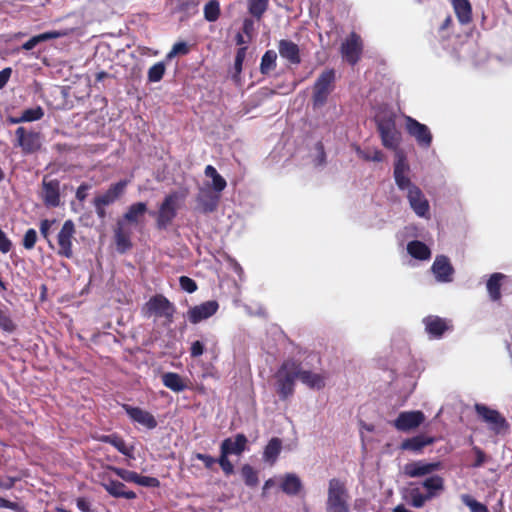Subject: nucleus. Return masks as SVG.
<instances>
[{
  "label": "nucleus",
  "instance_id": "nucleus-1",
  "mask_svg": "<svg viewBox=\"0 0 512 512\" xmlns=\"http://www.w3.org/2000/svg\"><path fill=\"white\" fill-rule=\"evenodd\" d=\"M146 212L147 204L144 202H136L131 204L122 219L117 221L114 229V239L119 252L125 253L132 248V230L128 225H139Z\"/></svg>",
  "mask_w": 512,
  "mask_h": 512
},
{
  "label": "nucleus",
  "instance_id": "nucleus-2",
  "mask_svg": "<svg viewBox=\"0 0 512 512\" xmlns=\"http://www.w3.org/2000/svg\"><path fill=\"white\" fill-rule=\"evenodd\" d=\"M275 387L279 398L283 401L293 396L295 392V381L298 379L297 361L294 359L285 360L275 375Z\"/></svg>",
  "mask_w": 512,
  "mask_h": 512
},
{
  "label": "nucleus",
  "instance_id": "nucleus-3",
  "mask_svg": "<svg viewBox=\"0 0 512 512\" xmlns=\"http://www.w3.org/2000/svg\"><path fill=\"white\" fill-rule=\"evenodd\" d=\"M346 481L332 478L328 482L326 512H349Z\"/></svg>",
  "mask_w": 512,
  "mask_h": 512
},
{
  "label": "nucleus",
  "instance_id": "nucleus-4",
  "mask_svg": "<svg viewBox=\"0 0 512 512\" xmlns=\"http://www.w3.org/2000/svg\"><path fill=\"white\" fill-rule=\"evenodd\" d=\"M176 312L175 305L163 294H155L143 305L142 314L146 318H164L171 324Z\"/></svg>",
  "mask_w": 512,
  "mask_h": 512
},
{
  "label": "nucleus",
  "instance_id": "nucleus-5",
  "mask_svg": "<svg viewBox=\"0 0 512 512\" xmlns=\"http://www.w3.org/2000/svg\"><path fill=\"white\" fill-rule=\"evenodd\" d=\"M474 409L478 419L485 423L494 435H504L509 431L510 424L498 410L481 403H476Z\"/></svg>",
  "mask_w": 512,
  "mask_h": 512
},
{
  "label": "nucleus",
  "instance_id": "nucleus-6",
  "mask_svg": "<svg viewBox=\"0 0 512 512\" xmlns=\"http://www.w3.org/2000/svg\"><path fill=\"white\" fill-rule=\"evenodd\" d=\"M336 72L334 69H325L320 73L313 85L312 101L314 107H322L335 88Z\"/></svg>",
  "mask_w": 512,
  "mask_h": 512
},
{
  "label": "nucleus",
  "instance_id": "nucleus-7",
  "mask_svg": "<svg viewBox=\"0 0 512 512\" xmlns=\"http://www.w3.org/2000/svg\"><path fill=\"white\" fill-rule=\"evenodd\" d=\"M76 233L75 224L72 220H66L57 234V254L70 259L73 257V240Z\"/></svg>",
  "mask_w": 512,
  "mask_h": 512
},
{
  "label": "nucleus",
  "instance_id": "nucleus-8",
  "mask_svg": "<svg viewBox=\"0 0 512 512\" xmlns=\"http://www.w3.org/2000/svg\"><path fill=\"white\" fill-rule=\"evenodd\" d=\"M177 201V193H171L164 198L156 217L158 229H166L175 219L177 216Z\"/></svg>",
  "mask_w": 512,
  "mask_h": 512
},
{
  "label": "nucleus",
  "instance_id": "nucleus-9",
  "mask_svg": "<svg viewBox=\"0 0 512 512\" xmlns=\"http://www.w3.org/2000/svg\"><path fill=\"white\" fill-rule=\"evenodd\" d=\"M342 57L352 66L358 63L363 52V42L356 32H351L341 45Z\"/></svg>",
  "mask_w": 512,
  "mask_h": 512
},
{
  "label": "nucleus",
  "instance_id": "nucleus-10",
  "mask_svg": "<svg viewBox=\"0 0 512 512\" xmlns=\"http://www.w3.org/2000/svg\"><path fill=\"white\" fill-rule=\"evenodd\" d=\"M219 309V304L216 300H209L199 305L190 307L187 311L186 317L191 324H198L212 317Z\"/></svg>",
  "mask_w": 512,
  "mask_h": 512
},
{
  "label": "nucleus",
  "instance_id": "nucleus-11",
  "mask_svg": "<svg viewBox=\"0 0 512 512\" xmlns=\"http://www.w3.org/2000/svg\"><path fill=\"white\" fill-rule=\"evenodd\" d=\"M41 199L43 204L49 208H55L60 205V182L57 179L48 180L44 176L42 180Z\"/></svg>",
  "mask_w": 512,
  "mask_h": 512
},
{
  "label": "nucleus",
  "instance_id": "nucleus-12",
  "mask_svg": "<svg viewBox=\"0 0 512 512\" xmlns=\"http://www.w3.org/2000/svg\"><path fill=\"white\" fill-rule=\"evenodd\" d=\"M424 420L425 415L422 411H404L399 413L393 425L397 430L407 432L419 427Z\"/></svg>",
  "mask_w": 512,
  "mask_h": 512
},
{
  "label": "nucleus",
  "instance_id": "nucleus-13",
  "mask_svg": "<svg viewBox=\"0 0 512 512\" xmlns=\"http://www.w3.org/2000/svg\"><path fill=\"white\" fill-rule=\"evenodd\" d=\"M442 468V463L426 462L424 460L413 461L405 464L403 472L407 477L417 478L430 475Z\"/></svg>",
  "mask_w": 512,
  "mask_h": 512
},
{
  "label": "nucleus",
  "instance_id": "nucleus-14",
  "mask_svg": "<svg viewBox=\"0 0 512 512\" xmlns=\"http://www.w3.org/2000/svg\"><path fill=\"white\" fill-rule=\"evenodd\" d=\"M410 168L406 160V156L402 151L396 152V161L394 164V179L400 190H408L414 185L408 177Z\"/></svg>",
  "mask_w": 512,
  "mask_h": 512
},
{
  "label": "nucleus",
  "instance_id": "nucleus-15",
  "mask_svg": "<svg viewBox=\"0 0 512 512\" xmlns=\"http://www.w3.org/2000/svg\"><path fill=\"white\" fill-rule=\"evenodd\" d=\"M122 408L134 423H137L149 430L157 427V420L149 411L129 404H122Z\"/></svg>",
  "mask_w": 512,
  "mask_h": 512
},
{
  "label": "nucleus",
  "instance_id": "nucleus-16",
  "mask_svg": "<svg viewBox=\"0 0 512 512\" xmlns=\"http://www.w3.org/2000/svg\"><path fill=\"white\" fill-rule=\"evenodd\" d=\"M17 142L24 154H31L41 147V136L34 130H16Z\"/></svg>",
  "mask_w": 512,
  "mask_h": 512
},
{
  "label": "nucleus",
  "instance_id": "nucleus-17",
  "mask_svg": "<svg viewBox=\"0 0 512 512\" xmlns=\"http://www.w3.org/2000/svg\"><path fill=\"white\" fill-rule=\"evenodd\" d=\"M431 270L438 282L448 283L453 280L454 268L445 255L436 256Z\"/></svg>",
  "mask_w": 512,
  "mask_h": 512
},
{
  "label": "nucleus",
  "instance_id": "nucleus-18",
  "mask_svg": "<svg viewBox=\"0 0 512 512\" xmlns=\"http://www.w3.org/2000/svg\"><path fill=\"white\" fill-rule=\"evenodd\" d=\"M407 198L411 208L418 216L425 217L429 213V202L418 186L411 185L407 190Z\"/></svg>",
  "mask_w": 512,
  "mask_h": 512
},
{
  "label": "nucleus",
  "instance_id": "nucleus-19",
  "mask_svg": "<svg viewBox=\"0 0 512 512\" xmlns=\"http://www.w3.org/2000/svg\"><path fill=\"white\" fill-rule=\"evenodd\" d=\"M425 330L431 338L439 339L446 331L452 328L450 321L436 315H429L423 319Z\"/></svg>",
  "mask_w": 512,
  "mask_h": 512
},
{
  "label": "nucleus",
  "instance_id": "nucleus-20",
  "mask_svg": "<svg viewBox=\"0 0 512 512\" xmlns=\"http://www.w3.org/2000/svg\"><path fill=\"white\" fill-rule=\"evenodd\" d=\"M220 201V194L209 189H201L196 197L197 208L203 214H210L217 210Z\"/></svg>",
  "mask_w": 512,
  "mask_h": 512
},
{
  "label": "nucleus",
  "instance_id": "nucleus-21",
  "mask_svg": "<svg viewBox=\"0 0 512 512\" xmlns=\"http://www.w3.org/2000/svg\"><path fill=\"white\" fill-rule=\"evenodd\" d=\"M298 379L310 389L321 390L326 385V376L321 373H314L310 370H303L301 363L297 361Z\"/></svg>",
  "mask_w": 512,
  "mask_h": 512
},
{
  "label": "nucleus",
  "instance_id": "nucleus-22",
  "mask_svg": "<svg viewBox=\"0 0 512 512\" xmlns=\"http://www.w3.org/2000/svg\"><path fill=\"white\" fill-rule=\"evenodd\" d=\"M278 52L291 65H299L302 61L300 48L292 40L281 39L278 42Z\"/></svg>",
  "mask_w": 512,
  "mask_h": 512
},
{
  "label": "nucleus",
  "instance_id": "nucleus-23",
  "mask_svg": "<svg viewBox=\"0 0 512 512\" xmlns=\"http://www.w3.org/2000/svg\"><path fill=\"white\" fill-rule=\"evenodd\" d=\"M128 182L121 180L117 183L110 185V187L101 195L94 198L101 205L109 206L119 199L125 192Z\"/></svg>",
  "mask_w": 512,
  "mask_h": 512
},
{
  "label": "nucleus",
  "instance_id": "nucleus-24",
  "mask_svg": "<svg viewBox=\"0 0 512 512\" xmlns=\"http://www.w3.org/2000/svg\"><path fill=\"white\" fill-rule=\"evenodd\" d=\"M435 442V438L423 434L407 438L400 444V449L404 451H411L414 453H421L426 446Z\"/></svg>",
  "mask_w": 512,
  "mask_h": 512
},
{
  "label": "nucleus",
  "instance_id": "nucleus-25",
  "mask_svg": "<svg viewBox=\"0 0 512 512\" xmlns=\"http://www.w3.org/2000/svg\"><path fill=\"white\" fill-rule=\"evenodd\" d=\"M107 493L115 498L135 499L136 493L132 490H126V485L118 480L108 479L101 484Z\"/></svg>",
  "mask_w": 512,
  "mask_h": 512
},
{
  "label": "nucleus",
  "instance_id": "nucleus-26",
  "mask_svg": "<svg viewBox=\"0 0 512 512\" xmlns=\"http://www.w3.org/2000/svg\"><path fill=\"white\" fill-rule=\"evenodd\" d=\"M247 442V437L240 433L235 436L234 440L232 438L224 439L221 443L220 450H224L229 455H241L246 450Z\"/></svg>",
  "mask_w": 512,
  "mask_h": 512
},
{
  "label": "nucleus",
  "instance_id": "nucleus-27",
  "mask_svg": "<svg viewBox=\"0 0 512 512\" xmlns=\"http://www.w3.org/2000/svg\"><path fill=\"white\" fill-rule=\"evenodd\" d=\"M425 489V494L429 495L430 500L438 497L445 489L444 478L439 475H432L421 482Z\"/></svg>",
  "mask_w": 512,
  "mask_h": 512
},
{
  "label": "nucleus",
  "instance_id": "nucleus-28",
  "mask_svg": "<svg viewBox=\"0 0 512 512\" xmlns=\"http://www.w3.org/2000/svg\"><path fill=\"white\" fill-rule=\"evenodd\" d=\"M374 120L377 128H395L396 126V115L387 106H381L377 109Z\"/></svg>",
  "mask_w": 512,
  "mask_h": 512
},
{
  "label": "nucleus",
  "instance_id": "nucleus-29",
  "mask_svg": "<svg viewBox=\"0 0 512 512\" xmlns=\"http://www.w3.org/2000/svg\"><path fill=\"white\" fill-rule=\"evenodd\" d=\"M458 21L469 24L472 21V6L469 0H451Z\"/></svg>",
  "mask_w": 512,
  "mask_h": 512
},
{
  "label": "nucleus",
  "instance_id": "nucleus-30",
  "mask_svg": "<svg viewBox=\"0 0 512 512\" xmlns=\"http://www.w3.org/2000/svg\"><path fill=\"white\" fill-rule=\"evenodd\" d=\"M44 116V111L40 106L25 109L19 116H9L7 118L10 124H19L23 122H33L40 120Z\"/></svg>",
  "mask_w": 512,
  "mask_h": 512
},
{
  "label": "nucleus",
  "instance_id": "nucleus-31",
  "mask_svg": "<svg viewBox=\"0 0 512 512\" xmlns=\"http://www.w3.org/2000/svg\"><path fill=\"white\" fill-rule=\"evenodd\" d=\"M65 35H66V32H63V31H56V30L47 31V32H44V33H41V34L31 37L29 40H27L26 42H24L22 44L21 48L23 50L29 51V50H32L36 45H38L42 42L52 40V39L61 38Z\"/></svg>",
  "mask_w": 512,
  "mask_h": 512
},
{
  "label": "nucleus",
  "instance_id": "nucleus-32",
  "mask_svg": "<svg viewBox=\"0 0 512 512\" xmlns=\"http://www.w3.org/2000/svg\"><path fill=\"white\" fill-rule=\"evenodd\" d=\"M506 278V275L496 272L493 273L487 281L486 287L489 297L492 301H499L501 299V286L502 281Z\"/></svg>",
  "mask_w": 512,
  "mask_h": 512
},
{
  "label": "nucleus",
  "instance_id": "nucleus-33",
  "mask_svg": "<svg viewBox=\"0 0 512 512\" xmlns=\"http://www.w3.org/2000/svg\"><path fill=\"white\" fill-rule=\"evenodd\" d=\"M282 450V440L278 437H273L269 440L263 451V459L265 462L273 465Z\"/></svg>",
  "mask_w": 512,
  "mask_h": 512
},
{
  "label": "nucleus",
  "instance_id": "nucleus-34",
  "mask_svg": "<svg viewBox=\"0 0 512 512\" xmlns=\"http://www.w3.org/2000/svg\"><path fill=\"white\" fill-rule=\"evenodd\" d=\"M101 442L108 443L115 447L121 454L131 457L133 452V447H128L122 437L117 434L103 435L100 438Z\"/></svg>",
  "mask_w": 512,
  "mask_h": 512
},
{
  "label": "nucleus",
  "instance_id": "nucleus-35",
  "mask_svg": "<svg viewBox=\"0 0 512 512\" xmlns=\"http://www.w3.org/2000/svg\"><path fill=\"white\" fill-rule=\"evenodd\" d=\"M407 251L413 258L418 260H428L431 257L429 247L418 240L410 241L407 245Z\"/></svg>",
  "mask_w": 512,
  "mask_h": 512
},
{
  "label": "nucleus",
  "instance_id": "nucleus-36",
  "mask_svg": "<svg viewBox=\"0 0 512 512\" xmlns=\"http://www.w3.org/2000/svg\"><path fill=\"white\" fill-rule=\"evenodd\" d=\"M162 382L165 387L173 392H181L187 388L183 378L175 372H167L162 375Z\"/></svg>",
  "mask_w": 512,
  "mask_h": 512
},
{
  "label": "nucleus",
  "instance_id": "nucleus-37",
  "mask_svg": "<svg viewBox=\"0 0 512 512\" xmlns=\"http://www.w3.org/2000/svg\"><path fill=\"white\" fill-rule=\"evenodd\" d=\"M302 488V483L300 478L295 474H287L282 483L281 489L284 493L288 495H296Z\"/></svg>",
  "mask_w": 512,
  "mask_h": 512
},
{
  "label": "nucleus",
  "instance_id": "nucleus-38",
  "mask_svg": "<svg viewBox=\"0 0 512 512\" xmlns=\"http://www.w3.org/2000/svg\"><path fill=\"white\" fill-rule=\"evenodd\" d=\"M248 12L256 20H261L268 9L269 0H247Z\"/></svg>",
  "mask_w": 512,
  "mask_h": 512
},
{
  "label": "nucleus",
  "instance_id": "nucleus-39",
  "mask_svg": "<svg viewBox=\"0 0 512 512\" xmlns=\"http://www.w3.org/2000/svg\"><path fill=\"white\" fill-rule=\"evenodd\" d=\"M277 54L274 50H267L261 58L260 72L264 75L269 74L276 68Z\"/></svg>",
  "mask_w": 512,
  "mask_h": 512
},
{
  "label": "nucleus",
  "instance_id": "nucleus-40",
  "mask_svg": "<svg viewBox=\"0 0 512 512\" xmlns=\"http://www.w3.org/2000/svg\"><path fill=\"white\" fill-rule=\"evenodd\" d=\"M383 145L386 148L396 149L400 141L399 130H379Z\"/></svg>",
  "mask_w": 512,
  "mask_h": 512
},
{
  "label": "nucleus",
  "instance_id": "nucleus-41",
  "mask_svg": "<svg viewBox=\"0 0 512 512\" xmlns=\"http://www.w3.org/2000/svg\"><path fill=\"white\" fill-rule=\"evenodd\" d=\"M204 18L208 22H215L221 14L220 3L218 0H209L204 6Z\"/></svg>",
  "mask_w": 512,
  "mask_h": 512
},
{
  "label": "nucleus",
  "instance_id": "nucleus-42",
  "mask_svg": "<svg viewBox=\"0 0 512 512\" xmlns=\"http://www.w3.org/2000/svg\"><path fill=\"white\" fill-rule=\"evenodd\" d=\"M357 155L364 161L381 162L384 159L383 153L378 149L365 148L362 149L359 146L355 147Z\"/></svg>",
  "mask_w": 512,
  "mask_h": 512
},
{
  "label": "nucleus",
  "instance_id": "nucleus-43",
  "mask_svg": "<svg viewBox=\"0 0 512 512\" xmlns=\"http://www.w3.org/2000/svg\"><path fill=\"white\" fill-rule=\"evenodd\" d=\"M241 475L244 483L248 487H255L259 483L257 471L249 464H244L241 468Z\"/></svg>",
  "mask_w": 512,
  "mask_h": 512
},
{
  "label": "nucleus",
  "instance_id": "nucleus-44",
  "mask_svg": "<svg viewBox=\"0 0 512 512\" xmlns=\"http://www.w3.org/2000/svg\"><path fill=\"white\" fill-rule=\"evenodd\" d=\"M0 329L7 333H13L17 329L8 309H0Z\"/></svg>",
  "mask_w": 512,
  "mask_h": 512
},
{
  "label": "nucleus",
  "instance_id": "nucleus-45",
  "mask_svg": "<svg viewBox=\"0 0 512 512\" xmlns=\"http://www.w3.org/2000/svg\"><path fill=\"white\" fill-rule=\"evenodd\" d=\"M410 505L414 508H422L426 502L430 501L429 495L422 493L419 488L410 490Z\"/></svg>",
  "mask_w": 512,
  "mask_h": 512
},
{
  "label": "nucleus",
  "instance_id": "nucleus-46",
  "mask_svg": "<svg viewBox=\"0 0 512 512\" xmlns=\"http://www.w3.org/2000/svg\"><path fill=\"white\" fill-rule=\"evenodd\" d=\"M461 501L470 509V512H489L486 505L477 501L469 494L461 495Z\"/></svg>",
  "mask_w": 512,
  "mask_h": 512
},
{
  "label": "nucleus",
  "instance_id": "nucleus-47",
  "mask_svg": "<svg viewBox=\"0 0 512 512\" xmlns=\"http://www.w3.org/2000/svg\"><path fill=\"white\" fill-rule=\"evenodd\" d=\"M165 64L163 62H157L151 66L148 70L147 77L151 83L159 82L165 74Z\"/></svg>",
  "mask_w": 512,
  "mask_h": 512
},
{
  "label": "nucleus",
  "instance_id": "nucleus-48",
  "mask_svg": "<svg viewBox=\"0 0 512 512\" xmlns=\"http://www.w3.org/2000/svg\"><path fill=\"white\" fill-rule=\"evenodd\" d=\"M229 454L224 450H220V456L216 459V463H218L223 470L224 474L229 476L234 473V465L228 458Z\"/></svg>",
  "mask_w": 512,
  "mask_h": 512
},
{
  "label": "nucleus",
  "instance_id": "nucleus-49",
  "mask_svg": "<svg viewBox=\"0 0 512 512\" xmlns=\"http://www.w3.org/2000/svg\"><path fill=\"white\" fill-rule=\"evenodd\" d=\"M108 469L126 482L135 483V481H136L137 472H135V471H131V470H127L124 468L115 467V466H108Z\"/></svg>",
  "mask_w": 512,
  "mask_h": 512
},
{
  "label": "nucleus",
  "instance_id": "nucleus-50",
  "mask_svg": "<svg viewBox=\"0 0 512 512\" xmlns=\"http://www.w3.org/2000/svg\"><path fill=\"white\" fill-rule=\"evenodd\" d=\"M55 222L56 221L54 219H52V220L43 219L40 221V225H39L41 236L43 237V239H45L47 241L49 247L52 249L54 248V245L50 239V231Z\"/></svg>",
  "mask_w": 512,
  "mask_h": 512
},
{
  "label": "nucleus",
  "instance_id": "nucleus-51",
  "mask_svg": "<svg viewBox=\"0 0 512 512\" xmlns=\"http://www.w3.org/2000/svg\"><path fill=\"white\" fill-rule=\"evenodd\" d=\"M416 138L419 144L427 147L432 141L430 130H408Z\"/></svg>",
  "mask_w": 512,
  "mask_h": 512
},
{
  "label": "nucleus",
  "instance_id": "nucleus-52",
  "mask_svg": "<svg viewBox=\"0 0 512 512\" xmlns=\"http://www.w3.org/2000/svg\"><path fill=\"white\" fill-rule=\"evenodd\" d=\"M38 236L35 229H28L23 237L22 245L26 250H32L35 247Z\"/></svg>",
  "mask_w": 512,
  "mask_h": 512
},
{
  "label": "nucleus",
  "instance_id": "nucleus-53",
  "mask_svg": "<svg viewBox=\"0 0 512 512\" xmlns=\"http://www.w3.org/2000/svg\"><path fill=\"white\" fill-rule=\"evenodd\" d=\"M190 48L186 42L180 41L173 45L171 51L167 54V59H172L176 55H187Z\"/></svg>",
  "mask_w": 512,
  "mask_h": 512
},
{
  "label": "nucleus",
  "instance_id": "nucleus-54",
  "mask_svg": "<svg viewBox=\"0 0 512 512\" xmlns=\"http://www.w3.org/2000/svg\"><path fill=\"white\" fill-rule=\"evenodd\" d=\"M136 484L143 486V487H151V488H158L160 486V481L156 477H150V476H142L137 473L136 476Z\"/></svg>",
  "mask_w": 512,
  "mask_h": 512
},
{
  "label": "nucleus",
  "instance_id": "nucleus-55",
  "mask_svg": "<svg viewBox=\"0 0 512 512\" xmlns=\"http://www.w3.org/2000/svg\"><path fill=\"white\" fill-rule=\"evenodd\" d=\"M315 157H314V164L315 166H322L326 163V153L324 149V145L321 141L317 142L315 144Z\"/></svg>",
  "mask_w": 512,
  "mask_h": 512
},
{
  "label": "nucleus",
  "instance_id": "nucleus-56",
  "mask_svg": "<svg viewBox=\"0 0 512 512\" xmlns=\"http://www.w3.org/2000/svg\"><path fill=\"white\" fill-rule=\"evenodd\" d=\"M179 285L182 290L188 293H194L198 288L197 283L188 276H181L179 278Z\"/></svg>",
  "mask_w": 512,
  "mask_h": 512
},
{
  "label": "nucleus",
  "instance_id": "nucleus-57",
  "mask_svg": "<svg viewBox=\"0 0 512 512\" xmlns=\"http://www.w3.org/2000/svg\"><path fill=\"white\" fill-rule=\"evenodd\" d=\"M246 51L247 47H241L236 52L234 61V70L236 74H240L242 72V65L246 57Z\"/></svg>",
  "mask_w": 512,
  "mask_h": 512
},
{
  "label": "nucleus",
  "instance_id": "nucleus-58",
  "mask_svg": "<svg viewBox=\"0 0 512 512\" xmlns=\"http://www.w3.org/2000/svg\"><path fill=\"white\" fill-rule=\"evenodd\" d=\"M12 248V241L7 237L6 233L0 228V252L8 253Z\"/></svg>",
  "mask_w": 512,
  "mask_h": 512
},
{
  "label": "nucleus",
  "instance_id": "nucleus-59",
  "mask_svg": "<svg viewBox=\"0 0 512 512\" xmlns=\"http://www.w3.org/2000/svg\"><path fill=\"white\" fill-rule=\"evenodd\" d=\"M193 457L197 460L202 461L205 468H207V469H212V467L216 463V459L208 454H203V453L197 452L193 455Z\"/></svg>",
  "mask_w": 512,
  "mask_h": 512
},
{
  "label": "nucleus",
  "instance_id": "nucleus-60",
  "mask_svg": "<svg viewBox=\"0 0 512 512\" xmlns=\"http://www.w3.org/2000/svg\"><path fill=\"white\" fill-rule=\"evenodd\" d=\"M226 185V180L220 174L212 178V186L217 194L222 192L226 188Z\"/></svg>",
  "mask_w": 512,
  "mask_h": 512
},
{
  "label": "nucleus",
  "instance_id": "nucleus-61",
  "mask_svg": "<svg viewBox=\"0 0 512 512\" xmlns=\"http://www.w3.org/2000/svg\"><path fill=\"white\" fill-rule=\"evenodd\" d=\"M204 350V344L201 341L196 340L191 344L190 356L192 358H197L204 353Z\"/></svg>",
  "mask_w": 512,
  "mask_h": 512
},
{
  "label": "nucleus",
  "instance_id": "nucleus-62",
  "mask_svg": "<svg viewBox=\"0 0 512 512\" xmlns=\"http://www.w3.org/2000/svg\"><path fill=\"white\" fill-rule=\"evenodd\" d=\"M12 75V68L6 67L0 71V89L4 88Z\"/></svg>",
  "mask_w": 512,
  "mask_h": 512
},
{
  "label": "nucleus",
  "instance_id": "nucleus-63",
  "mask_svg": "<svg viewBox=\"0 0 512 512\" xmlns=\"http://www.w3.org/2000/svg\"><path fill=\"white\" fill-rule=\"evenodd\" d=\"M254 30V22L250 18H245L242 25V31L247 36L251 37V34Z\"/></svg>",
  "mask_w": 512,
  "mask_h": 512
},
{
  "label": "nucleus",
  "instance_id": "nucleus-64",
  "mask_svg": "<svg viewBox=\"0 0 512 512\" xmlns=\"http://www.w3.org/2000/svg\"><path fill=\"white\" fill-rule=\"evenodd\" d=\"M76 505L80 511L90 512V502L86 498H84V497L77 498Z\"/></svg>",
  "mask_w": 512,
  "mask_h": 512
}]
</instances>
